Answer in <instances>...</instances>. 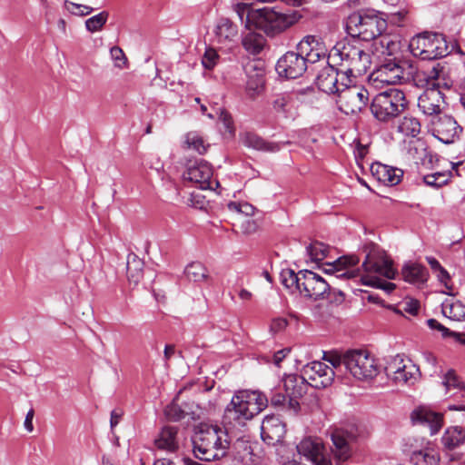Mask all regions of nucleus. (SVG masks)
Wrapping results in <instances>:
<instances>
[{
	"mask_svg": "<svg viewBox=\"0 0 465 465\" xmlns=\"http://www.w3.org/2000/svg\"><path fill=\"white\" fill-rule=\"evenodd\" d=\"M328 63L338 66L349 77L363 74L371 64V55L355 38L342 39L330 50Z\"/></svg>",
	"mask_w": 465,
	"mask_h": 465,
	"instance_id": "f257e3e1",
	"label": "nucleus"
},
{
	"mask_svg": "<svg viewBox=\"0 0 465 465\" xmlns=\"http://www.w3.org/2000/svg\"><path fill=\"white\" fill-rule=\"evenodd\" d=\"M268 406V398L259 391H241L224 410L223 422L232 428L242 426Z\"/></svg>",
	"mask_w": 465,
	"mask_h": 465,
	"instance_id": "f03ea898",
	"label": "nucleus"
},
{
	"mask_svg": "<svg viewBox=\"0 0 465 465\" xmlns=\"http://www.w3.org/2000/svg\"><path fill=\"white\" fill-rule=\"evenodd\" d=\"M193 442L195 457L205 461L222 459L230 445L226 431L216 425H202Z\"/></svg>",
	"mask_w": 465,
	"mask_h": 465,
	"instance_id": "7ed1b4c3",
	"label": "nucleus"
},
{
	"mask_svg": "<svg viewBox=\"0 0 465 465\" xmlns=\"http://www.w3.org/2000/svg\"><path fill=\"white\" fill-rule=\"evenodd\" d=\"M409 106L410 102L402 90L390 88L375 95L371 111L377 120L388 123L403 114Z\"/></svg>",
	"mask_w": 465,
	"mask_h": 465,
	"instance_id": "20e7f679",
	"label": "nucleus"
},
{
	"mask_svg": "<svg viewBox=\"0 0 465 465\" xmlns=\"http://www.w3.org/2000/svg\"><path fill=\"white\" fill-rule=\"evenodd\" d=\"M387 28V22L372 12L351 15L347 22V30L351 38L372 41Z\"/></svg>",
	"mask_w": 465,
	"mask_h": 465,
	"instance_id": "39448f33",
	"label": "nucleus"
},
{
	"mask_svg": "<svg viewBox=\"0 0 465 465\" xmlns=\"http://www.w3.org/2000/svg\"><path fill=\"white\" fill-rule=\"evenodd\" d=\"M363 273L361 281L364 285H378L380 279H394L396 269L392 261L381 251L372 248L362 262Z\"/></svg>",
	"mask_w": 465,
	"mask_h": 465,
	"instance_id": "423d86ee",
	"label": "nucleus"
},
{
	"mask_svg": "<svg viewBox=\"0 0 465 465\" xmlns=\"http://www.w3.org/2000/svg\"><path fill=\"white\" fill-rule=\"evenodd\" d=\"M341 86L335 97L340 111L345 114H354L367 106L369 92L362 84H356V77H350V82L341 83Z\"/></svg>",
	"mask_w": 465,
	"mask_h": 465,
	"instance_id": "0eeeda50",
	"label": "nucleus"
},
{
	"mask_svg": "<svg viewBox=\"0 0 465 465\" xmlns=\"http://www.w3.org/2000/svg\"><path fill=\"white\" fill-rule=\"evenodd\" d=\"M345 369L359 381L374 379L380 370L376 360L366 350H350L343 354Z\"/></svg>",
	"mask_w": 465,
	"mask_h": 465,
	"instance_id": "6e6552de",
	"label": "nucleus"
},
{
	"mask_svg": "<svg viewBox=\"0 0 465 465\" xmlns=\"http://www.w3.org/2000/svg\"><path fill=\"white\" fill-rule=\"evenodd\" d=\"M296 22L295 14L281 13L271 8L255 10L253 15V25L269 36L283 33Z\"/></svg>",
	"mask_w": 465,
	"mask_h": 465,
	"instance_id": "1a4fd4ad",
	"label": "nucleus"
},
{
	"mask_svg": "<svg viewBox=\"0 0 465 465\" xmlns=\"http://www.w3.org/2000/svg\"><path fill=\"white\" fill-rule=\"evenodd\" d=\"M410 49L414 56L422 60H435L448 54V45L442 35L422 33L410 42Z\"/></svg>",
	"mask_w": 465,
	"mask_h": 465,
	"instance_id": "9d476101",
	"label": "nucleus"
},
{
	"mask_svg": "<svg viewBox=\"0 0 465 465\" xmlns=\"http://www.w3.org/2000/svg\"><path fill=\"white\" fill-rule=\"evenodd\" d=\"M411 74V66L406 63L389 58L371 74V77L377 84H397L409 80Z\"/></svg>",
	"mask_w": 465,
	"mask_h": 465,
	"instance_id": "9b49d317",
	"label": "nucleus"
},
{
	"mask_svg": "<svg viewBox=\"0 0 465 465\" xmlns=\"http://www.w3.org/2000/svg\"><path fill=\"white\" fill-rule=\"evenodd\" d=\"M213 175L212 166L205 161H199L189 165L183 177L185 181L195 183L200 189L216 191L220 183L216 179H213Z\"/></svg>",
	"mask_w": 465,
	"mask_h": 465,
	"instance_id": "f8f14e48",
	"label": "nucleus"
},
{
	"mask_svg": "<svg viewBox=\"0 0 465 465\" xmlns=\"http://www.w3.org/2000/svg\"><path fill=\"white\" fill-rule=\"evenodd\" d=\"M301 279L299 293L305 298L323 299L331 291L330 283L312 271L302 270Z\"/></svg>",
	"mask_w": 465,
	"mask_h": 465,
	"instance_id": "ddd939ff",
	"label": "nucleus"
},
{
	"mask_svg": "<svg viewBox=\"0 0 465 465\" xmlns=\"http://www.w3.org/2000/svg\"><path fill=\"white\" fill-rule=\"evenodd\" d=\"M356 439L357 433L353 428L350 430L344 428H335L331 430V451L336 460L344 462L351 457V444L356 440Z\"/></svg>",
	"mask_w": 465,
	"mask_h": 465,
	"instance_id": "4468645a",
	"label": "nucleus"
},
{
	"mask_svg": "<svg viewBox=\"0 0 465 465\" xmlns=\"http://www.w3.org/2000/svg\"><path fill=\"white\" fill-rule=\"evenodd\" d=\"M433 135L444 143H452L460 139L462 127L449 114H440L430 120Z\"/></svg>",
	"mask_w": 465,
	"mask_h": 465,
	"instance_id": "2eb2a0df",
	"label": "nucleus"
},
{
	"mask_svg": "<svg viewBox=\"0 0 465 465\" xmlns=\"http://www.w3.org/2000/svg\"><path fill=\"white\" fill-rule=\"evenodd\" d=\"M302 373L309 385L316 389H323L334 381L335 371L332 368L322 361H312L306 364L302 369Z\"/></svg>",
	"mask_w": 465,
	"mask_h": 465,
	"instance_id": "dca6fc26",
	"label": "nucleus"
},
{
	"mask_svg": "<svg viewBox=\"0 0 465 465\" xmlns=\"http://www.w3.org/2000/svg\"><path fill=\"white\" fill-rule=\"evenodd\" d=\"M386 376L395 383L409 384L415 380V373L418 370L414 365L405 363L401 355L391 357L384 367Z\"/></svg>",
	"mask_w": 465,
	"mask_h": 465,
	"instance_id": "f3484780",
	"label": "nucleus"
},
{
	"mask_svg": "<svg viewBox=\"0 0 465 465\" xmlns=\"http://www.w3.org/2000/svg\"><path fill=\"white\" fill-rule=\"evenodd\" d=\"M335 66L330 63L329 66L321 70L316 78V85L321 91L336 96L341 87V83H349L350 77Z\"/></svg>",
	"mask_w": 465,
	"mask_h": 465,
	"instance_id": "a211bd4d",
	"label": "nucleus"
},
{
	"mask_svg": "<svg viewBox=\"0 0 465 465\" xmlns=\"http://www.w3.org/2000/svg\"><path fill=\"white\" fill-rule=\"evenodd\" d=\"M307 70L304 58L299 50L285 53L276 64L279 75L287 79H296Z\"/></svg>",
	"mask_w": 465,
	"mask_h": 465,
	"instance_id": "6ab92c4d",
	"label": "nucleus"
},
{
	"mask_svg": "<svg viewBox=\"0 0 465 465\" xmlns=\"http://www.w3.org/2000/svg\"><path fill=\"white\" fill-rule=\"evenodd\" d=\"M446 105L443 92L427 86L418 99L420 111L424 115L431 117V119L440 115Z\"/></svg>",
	"mask_w": 465,
	"mask_h": 465,
	"instance_id": "aec40b11",
	"label": "nucleus"
},
{
	"mask_svg": "<svg viewBox=\"0 0 465 465\" xmlns=\"http://www.w3.org/2000/svg\"><path fill=\"white\" fill-rule=\"evenodd\" d=\"M297 50L303 56L307 66L326 57L325 46L314 35L304 36L297 45Z\"/></svg>",
	"mask_w": 465,
	"mask_h": 465,
	"instance_id": "412c9836",
	"label": "nucleus"
},
{
	"mask_svg": "<svg viewBox=\"0 0 465 465\" xmlns=\"http://www.w3.org/2000/svg\"><path fill=\"white\" fill-rule=\"evenodd\" d=\"M401 49V43L396 35L389 34H381L372 40L371 53L376 58L384 61L388 57L393 56Z\"/></svg>",
	"mask_w": 465,
	"mask_h": 465,
	"instance_id": "4be33fe9",
	"label": "nucleus"
},
{
	"mask_svg": "<svg viewBox=\"0 0 465 465\" xmlns=\"http://www.w3.org/2000/svg\"><path fill=\"white\" fill-rule=\"evenodd\" d=\"M286 433L285 424L275 415L266 416L261 426V436L264 442L274 445L280 442Z\"/></svg>",
	"mask_w": 465,
	"mask_h": 465,
	"instance_id": "5701e85b",
	"label": "nucleus"
},
{
	"mask_svg": "<svg viewBox=\"0 0 465 465\" xmlns=\"http://www.w3.org/2000/svg\"><path fill=\"white\" fill-rule=\"evenodd\" d=\"M297 450L314 465H331V460L322 452V446L312 439L302 440L297 445Z\"/></svg>",
	"mask_w": 465,
	"mask_h": 465,
	"instance_id": "b1692460",
	"label": "nucleus"
},
{
	"mask_svg": "<svg viewBox=\"0 0 465 465\" xmlns=\"http://www.w3.org/2000/svg\"><path fill=\"white\" fill-rule=\"evenodd\" d=\"M308 381H306L303 373L302 375L291 374L283 379V387L290 397V403L294 407L299 403L294 401L302 397L308 389Z\"/></svg>",
	"mask_w": 465,
	"mask_h": 465,
	"instance_id": "393cba45",
	"label": "nucleus"
},
{
	"mask_svg": "<svg viewBox=\"0 0 465 465\" xmlns=\"http://www.w3.org/2000/svg\"><path fill=\"white\" fill-rule=\"evenodd\" d=\"M359 262V258L355 255L342 256L332 262H327L324 272L331 275L335 274L336 278H353L356 276L355 271L347 270L343 272H339L347 267L358 264Z\"/></svg>",
	"mask_w": 465,
	"mask_h": 465,
	"instance_id": "a878e982",
	"label": "nucleus"
},
{
	"mask_svg": "<svg viewBox=\"0 0 465 465\" xmlns=\"http://www.w3.org/2000/svg\"><path fill=\"white\" fill-rule=\"evenodd\" d=\"M413 422L427 424L430 426V433H437L442 426V415L425 407L419 408L411 413Z\"/></svg>",
	"mask_w": 465,
	"mask_h": 465,
	"instance_id": "bb28decb",
	"label": "nucleus"
},
{
	"mask_svg": "<svg viewBox=\"0 0 465 465\" xmlns=\"http://www.w3.org/2000/svg\"><path fill=\"white\" fill-rule=\"evenodd\" d=\"M242 143L244 146L258 151L275 153L280 151L282 144L280 143L269 142L259 136L258 134L247 132L241 136Z\"/></svg>",
	"mask_w": 465,
	"mask_h": 465,
	"instance_id": "cd10ccee",
	"label": "nucleus"
},
{
	"mask_svg": "<svg viewBox=\"0 0 465 465\" xmlns=\"http://www.w3.org/2000/svg\"><path fill=\"white\" fill-rule=\"evenodd\" d=\"M214 35L219 44L235 42L238 36V27L228 18H220L214 28Z\"/></svg>",
	"mask_w": 465,
	"mask_h": 465,
	"instance_id": "c85d7f7f",
	"label": "nucleus"
},
{
	"mask_svg": "<svg viewBox=\"0 0 465 465\" xmlns=\"http://www.w3.org/2000/svg\"><path fill=\"white\" fill-rule=\"evenodd\" d=\"M401 275L405 282L413 284H423L429 277L428 270L421 264L407 262L401 268Z\"/></svg>",
	"mask_w": 465,
	"mask_h": 465,
	"instance_id": "c756f323",
	"label": "nucleus"
},
{
	"mask_svg": "<svg viewBox=\"0 0 465 465\" xmlns=\"http://www.w3.org/2000/svg\"><path fill=\"white\" fill-rule=\"evenodd\" d=\"M371 172L376 175L380 182L391 186L398 184L401 181L403 175V171L401 169L391 167L385 164L372 165Z\"/></svg>",
	"mask_w": 465,
	"mask_h": 465,
	"instance_id": "7c9ffc66",
	"label": "nucleus"
},
{
	"mask_svg": "<svg viewBox=\"0 0 465 465\" xmlns=\"http://www.w3.org/2000/svg\"><path fill=\"white\" fill-rule=\"evenodd\" d=\"M426 86L439 91L450 90L453 85V81L448 77L442 69L432 67L426 76Z\"/></svg>",
	"mask_w": 465,
	"mask_h": 465,
	"instance_id": "2f4dec72",
	"label": "nucleus"
},
{
	"mask_svg": "<svg viewBox=\"0 0 465 465\" xmlns=\"http://www.w3.org/2000/svg\"><path fill=\"white\" fill-rule=\"evenodd\" d=\"M126 275L130 283L137 285L143 275V262L134 253L127 257Z\"/></svg>",
	"mask_w": 465,
	"mask_h": 465,
	"instance_id": "473e14b6",
	"label": "nucleus"
},
{
	"mask_svg": "<svg viewBox=\"0 0 465 465\" xmlns=\"http://www.w3.org/2000/svg\"><path fill=\"white\" fill-rule=\"evenodd\" d=\"M177 429L175 427H164L159 437L155 440V445L158 449L174 451L178 448Z\"/></svg>",
	"mask_w": 465,
	"mask_h": 465,
	"instance_id": "72a5a7b5",
	"label": "nucleus"
},
{
	"mask_svg": "<svg viewBox=\"0 0 465 465\" xmlns=\"http://www.w3.org/2000/svg\"><path fill=\"white\" fill-rule=\"evenodd\" d=\"M414 465H438L440 456L432 447H426L423 450L413 451L411 457Z\"/></svg>",
	"mask_w": 465,
	"mask_h": 465,
	"instance_id": "f704fd0d",
	"label": "nucleus"
},
{
	"mask_svg": "<svg viewBox=\"0 0 465 465\" xmlns=\"http://www.w3.org/2000/svg\"><path fill=\"white\" fill-rule=\"evenodd\" d=\"M441 312L445 317L453 321L465 319V305L454 299H447L441 305Z\"/></svg>",
	"mask_w": 465,
	"mask_h": 465,
	"instance_id": "c9c22d12",
	"label": "nucleus"
},
{
	"mask_svg": "<svg viewBox=\"0 0 465 465\" xmlns=\"http://www.w3.org/2000/svg\"><path fill=\"white\" fill-rule=\"evenodd\" d=\"M441 440L447 449L453 450L464 443L465 431L459 426L448 428L443 434Z\"/></svg>",
	"mask_w": 465,
	"mask_h": 465,
	"instance_id": "e433bc0d",
	"label": "nucleus"
},
{
	"mask_svg": "<svg viewBox=\"0 0 465 465\" xmlns=\"http://www.w3.org/2000/svg\"><path fill=\"white\" fill-rule=\"evenodd\" d=\"M421 124L418 118L406 115L400 119L397 124V131L404 136L416 137L420 133Z\"/></svg>",
	"mask_w": 465,
	"mask_h": 465,
	"instance_id": "4c0bfd02",
	"label": "nucleus"
},
{
	"mask_svg": "<svg viewBox=\"0 0 465 465\" xmlns=\"http://www.w3.org/2000/svg\"><path fill=\"white\" fill-rule=\"evenodd\" d=\"M184 143L186 149L193 150L200 154L205 153L210 146L203 137L195 131L189 132L185 134Z\"/></svg>",
	"mask_w": 465,
	"mask_h": 465,
	"instance_id": "58836bf2",
	"label": "nucleus"
},
{
	"mask_svg": "<svg viewBox=\"0 0 465 465\" xmlns=\"http://www.w3.org/2000/svg\"><path fill=\"white\" fill-rule=\"evenodd\" d=\"M302 271L295 272L292 269H283L281 272V282L284 287L290 290L292 292L300 291L302 282Z\"/></svg>",
	"mask_w": 465,
	"mask_h": 465,
	"instance_id": "ea45409f",
	"label": "nucleus"
},
{
	"mask_svg": "<svg viewBox=\"0 0 465 465\" xmlns=\"http://www.w3.org/2000/svg\"><path fill=\"white\" fill-rule=\"evenodd\" d=\"M242 45L250 54H258L262 51L265 45V39L259 34L249 33L242 39Z\"/></svg>",
	"mask_w": 465,
	"mask_h": 465,
	"instance_id": "a19ab883",
	"label": "nucleus"
},
{
	"mask_svg": "<svg viewBox=\"0 0 465 465\" xmlns=\"http://www.w3.org/2000/svg\"><path fill=\"white\" fill-rule=\"evenodd\" d=\"M184 273L190 281L201 282L208 278L207 268L200 262L189 263L184 270Z\"/></svg>",
	"mask_w": 465,
	"mask_h": 465,
	"instance_id": "79ce46f5",
	"label": "nucleus"
},
{
	"mask_svg": "<svg viewBox=\"0 0 465 465\" xmlns=\"http://www.w3.org/2000/svg\"><path fill=\"white\" fill-rule=\"evenodd\" d=\"M295 101L290 94H281L272 101V107L277 113L290 114L294 109Z\"/></svg>",
	"mask_w": 465,
	"mask_h": 465,
	"instance_id": "37998d69",
	"label": "nucleus"
},
{
	"mask_svg": "<svg viewBox=\"0 0 465 465\" xmlns=\"http://www.w3.org/2000/svg\"><path fill=\"white\" fill-rule=\"evenodd\" d=\"M207 116L210 119L218 117V119L223 123L225 132H227L230 135L234 134L235 128L233 125V121L231 114L226 110L218 108L214 110V113H208Z\"/></svg>",
	"mask_w": 465,
	"mask_h": 465,
	"instance_id": "c03bdc74",
	"label": "nucleus"
},
{
	"mask_svg": "<svg viewBox=\"0 0 465 465\" xmlns=\"http://www.w3.org/2000/svg\"><path fill=\"white\" fill-rule=\"evenodd\" d=\"M329 251V246L320 242H314L307 247V252L314 262H319L326 258Z\"/></svg>",
	"mask_w": 465,
	"mask_h": 465,
	"instance_id": "a18cd8bd",
	"label": "nucleus"
},
{
	"mask_svg": "<svg viewBox=\"0 0 465 465\" xmlns=\"http://www.w3.org/2000/svg\"><path fill=\"white\" fill-rule=\"evenodd\" d=\"M442 383L445 386L447 392H450L451 390H456L462 397H464L465 387L453 370L448 371L444 375Z\"/></svg>",
	"mask_w": 465,
	"mask_h": 465,
	"instance_id": "49530a36",
	"label": "nucleus"
},
{
	"mask_svg": "<svg viewBox=\"0 0 465 465\" xmlns=\"http://www.w3.org/2000/svg\"><path fill=\"white\" fill-rule=\"evenodd\" d=\"M234 11L237 14L240 21L246 27L250 28L253 25V15L255 11L251 10L250 6L244 3L235 5Z\"/></svg>",
	"mask_w": 465,
	"mask_h": 465,
	"instance_id": "de8ad7c7",
	"label": "nucleus"
},
{
	"mask_svg": "<svg viewBox=\"0 0 465 465\" xmlns=\"http://www.w3.org/2000/svg\"><path fill=\"white\" fill-rule=\"evenodd\" d=\"M109 14L105 11H103L90 18H88L85 21V27L86 29L91 32L94 33L103 28V26L105 25L107 19H108Z\"/></svg>",
	"mask_w": 465,
	"mask_h": 465,
	"instance_id": "09e8293b",
	"label": "nucleus"
},
{
	"mask_svg": "<svg viewBox=\"0 0 465 465\" xmlns=\"http://www.w3.org/2000/svg\"><path fill=\"white\" fill-rule=\"evenodd\" d=\"M449 178H450V174L445 173L437 172L435 173L425 175L423 177V182L428 186L440 188L448 183Z\"/></svg>",
	"mask_w": 465,
	"mask_h": 465,
	"instance_id": "8fccbe9b",
	"label": "nucleus"
},
{
	"mask_svg": "<svg viewBox=\"0 0 465 465\" xmlns=\"http://www.w3.org/2000/svg\"><path fill=\"white\" fill-rule=\"evenodd\" d=\"M64 5L68 12L74 15L84 16L91 14L93 11V8L88 5L75 4L68 0L64 1Z\"/></svg>",
	"mask_w": 465,
	"mask_h": 465,
	"instance_id": "3c124183",
	"label": "nucleus"
},
{
	"mask_svg": "<svg viewBox=\"0 0 465 465\" xmlns=\"http://www.w3.org/2000/svg\"><path fill=\"white\" fill-rule=\"evenodd\" d=\"M220 59V56L217 53V51L212 47L206 48L203 58H202V64L204 68L206 69H213L218 63Z\"/></svg>",
	"mask_w": 465,
	"mask_h": 465,
	"instance_id": "603ef678",
	"label": "nucleus"
},
{
	"mask_svg": "<svg viewBox=\"0 0 465 465\" xmlns=\"http://www.w3.org/2000/svg\"><path fill=\"white\" fill-rule=\"evenodd\" d=\"M110 54H111L112 59L114 62V65L116 67L123 69L126 66L127 58H126L124 51L120 47H118V46L112 47L110 50Z\"/></svg>",
	"mask_w": 465,
	"mask_h": 465,
	"instance_id": "864d4df0",
	"label": "nucleus"
},
{
	"mask_svg": "<svg viewBox=\"0 0 465 465\" xmlns=\"http://www.w3.org/2000/svg\"><path fill=\"white\" fill-rule=\"evenodd\" d=\"M165 415L169 420L178 421L185 417V412L177 404L172 403L166 407Z\"/></svg>",
	"mask_w": 465,
	"mask_h": 465,
	"instance_id": "5fc2aeb1",
	"label": "nucleus"
},
{
	"mask_svg": "<svg viewBox=\"0 0 465 465\" xmlns=\"http://www.w3.org/2000/svg\"><path fill=\"white\" fill-rule=\"evenodd\" d=\"M427 324L431 330H436L440 331L443 338H449V334H450V330L442 325L441 323H440L437 320L429 319L427 321Z\"/></svg>",
	"mask_w": 465,
	"mask_h": 465,
	"instance_id": "6e6d98bb",
	"label": "nucleus"
},
{
	"mask_svg": "<svg viewBox=\"0 0 465 465\" xmlns=\"http://www.w3.org/2000/svg\"><path fill=\"white\" fill-rule=\"evenodd\" d=\"M403 310H404V312H406L411 315L418 314L419 310H420L419 302L416 300L406 301L404 302Z\"/></svg>",
	"mask_w": 465,
	"mask_h": 465,
	"instance_id": "4d7b16f0",
	"label": "nucleus"
},
{
	"mask_svg": "<svg viewBox=\"0 0 465 465\" xmlns=\"http://www.w3.org/2000/svg\"><path fill=\"white\" fill-rule=\"evenodd\" d=\"M438 280L446 287L448 290H451V286L449 284L450 281V276L449 272L442 267L438 272H435Z\"/></svg>",
	"mask_w": 465,
	"mask_h": 465,
	"instance_id": "13d9d810",
	"label": "nucleus"
},
{
	"mask_svg": "<svg viewBox=\"0 0 465 465\" xmlns=\"http://www.w3.org/2000/svg\"><path fill=\"white\" fill-rule=\"evenodd\" d=\"M290 351L291 350L289 348H284L276 351L272 356L274 365L281 367V362L286 358Z\"/></svg>",
	"mask_w": 465,
	"mask_h": 465,
	"instance_id": "bf43d9fd",
	"label": "nucleus"
},
{
	"mask_svg": "<svg viewBox=\"0 0 465 465\" xmlns=\"http://www.w3.org/2000/svg\"><path fill=\"white\" fill-rule=\"evenodd\" d=\"M419 150L420 151H423L424 148H423V143L420 142V141H416L414 143H410V147H409V154H411L413 158H420L421 155H418L420 154L419 153Z\"/></svg>",
	"mask_w": 465,
	"mask_h": 465,
	"instance_id": "052dcab7",
	"label": "nucleus"
},
{
	"mask_svg": "<svg viewBox=\"0 0 465 465\" xmlns=\"http://www.w3.org/2000/svg\"><path fill=\"white\" fill-rule=\"evenodd\" d=\"M323 359L331 364V368L333 370L337 369L341 364L343 365V355H330L328 357L324 356Z\"/></svg>",
	"mask_w": 465,
	"mask_h": 465,
	"instance_id": "680f3d73",
	"label": "nucleus"
},
{
	"mask_svg": "<svg viewBox=\"0 0 465 465\" xmlns=\"http://www.w3.org/2000/svg\"><path fill=\"white\" fill-rule=\"evenodd\" d=\"M35 417V411L34 409H30L25 416L24 426L25 430L29 432H32L34 430V425H33V419Z\"/></svg>",
	"mask_w": 465,
	"mask_h": 465,
	"instance_id": "e2e57ef3",
	"label": "nucleus"
},
{
	"mask_svg": "<svg viewBox=\"0 0 465 465\" xmlns=\"http://www.w3.org/2000/svg\"><path fill=\"white\" fill-rule=\"evenodd\" d=\"M371 287L382 289L387 292H392L396 285L392 282H384L381 278L380 279V283L378 285H371Z\"/></svg>",
	"mask_w": 465,
	"mask_h": 465,
	"instance_id": "0e129e2a",
	"label": "nucleus"
},
{
	"mask_svg": "<svg viewBox=\"0 0 465 465\" xmlns=\"http://www.w3.org/2000/svg\"><path fill=\"white\" fill-rule=\"evenodd\" d=\"M286 397L282 393H275L271 398V403L273 406H282L285 402Z\"/></svg>",
	"mask_w": 465,
	"mask_h": 465,
	"instance_id": "69168bd1",
	"label": "nucleus"
},
{
	"mask_svg": "<svg viewBox=\"0 0 465 465\" xmlns=\"http://www.w3.org/2000/svg\"><path fill=\"white\" fill-rule=\"evenodd\" d=\"M287 320L282 318L276 319L272 322V329L275 331H278L284 329L287 326Z\"/></svg>",
	"mask_w": 465,
	"mask_h": 465,
	"instance_id": "338daca9",
	"label": "nucleus"
},
{
	"mask_svg": "<svg viewBox=\"0 0 465 465\" xmlns=\"http://www.w3.org/2000/svg\"><path fill=\"white\" fill-rule=\"evenodd\" d=\"M175 354V346L173 344H167L164 347L163 357L167 362Z\"/></svg>",
	"mask_w": 465,
	"mask_h": 465,
	"instance_id": "774afa93",
	"label": "nucleus"
}]
</instances>
